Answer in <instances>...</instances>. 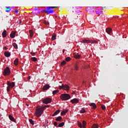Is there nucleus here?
Wrapping results in <instances>:
<instances>
[{"label": "nucleus", "mask_w": 128, "mask_h": 128, "mask_svg": "<svg viewBox=\"0 0 128 128\" xmlns=\"http://www.w3.org/2000/svg\"><path fill=\"white\" fill-rule=\"evenodd\" d=\"M46 108H50V106L46 105L44 106L41 108H36V112L34 113V116L40 118L44 114V111L46 110Z\"/></svg>", "instance_id": "nucleus-1"}, {"label": "nucleus", "mask_w": 128, "mask_h": 128, "mask_svg": "<svg viewBox=\"0 0 128 128\" xmlns=\"http://www.w3.org/2000/svg\"><path fill=\"white\" fill-rule=\"evenodd\" d=\"M58 6H48L46 9L43 10V12H45V14H52L54 12V8H56Z\"/></svg>", "instance_id": "nucleus-2"}, {"label": "nucleus", "mask_w": 128, "mask_h": 128, "mask_svg": "<svg viewBox=\"0 0 128 128\" xmlns=\"http://www.w3.org/2000/svg\"><path fill=\"white\" fill-rule=\"evenodd\" d=\"M60 98L62 100H70L71 97L70 94H62L60 96Z\"/></svg>", "instance_id": "nucleus-3"}, {"label": "nucleus", "mask_w": 128, "mask_h": 128, "mask_svg": "<svg viewBox=\"0 0 128 128\" xmlns=\"http://www.w3.org/2000/svg\"><path fill=\"white\" fill-rule=\"evenodd\" d=\"M2 74H4V76H9V74H10V68L6 67V68H4L2 72Z\"/></svg>", "instance_id": "nucleus-4"}, {"label": "nucleus", "mask_w": 128, "mask_h": 128, "mask_svg": "<svg viewBox=\"0 0 128 128\" xmlns=\"http://www.w3.org/2000/svg\"><path fill=\"white\" fill-rule=\"evenodd\" d=\"M82 44H98L97 41H90L86 39L82 40Z\"/></svg>", "instance_id": "nucleus-5"}, {"label": "nucleus", "mask_w": 128, "mask_h": 128, "mask_svg": "<svg viewBox=\"0 0 128 128\" xmlns=\"http://www.w3.org/2000/svg\"><path fill=\"white\" fill-rule=\"evenodd\" d=\"M52 102V98H46L42 100L43 104H50Z\"/></svg>", "instance_id": "nucleus-6"}, {"label": "nucleus", "mask_w": 128, "mask_h": 128, "mask_svg": "<svg viewBox=\"0 0 128 128\" xmlns=\"http://www.w3.org/2000/svg\"><path fill=\"white\" fill-rule=\"evenodd\" d=\"M72 104H78L79 100L77 98H74L70 100Z\"/></svg>", "instance_id": "nucleus-7"}, {"label": "nucleus", "mask_w": 128, "mask_h": 128, "mask_svg": "<svg viewBox=\"0 0 128 128\" xmlns=\"http://www.w3.org/2000/svg\"><path fill=\"white\" fill-rule=\"evenodd\" d=\"M50 88V85L46 84L42 88V90H48V88Z\"/></svg>", "instance_id": "nucleus-8"}, {"label": "nucleus", "mask_w": 128, "mask_h": 128, "mask_svg": "<svg viewBox=\"0 0 128 128\" xmlns=\"http://www.w3.org/2000/svg\"><path fill=\"white\" fill-rule=\"evenodd\" d=\"M63 90H70V86L68 84H63Z\"/></svg>", "instance_id": "nucleus-9"}, {"label": "nucleus", "mask_w": 128, "mask_h": 128, "mask_svg": "<svg viewBox=\"0 0 128 128\" xmlns=\"http://www.w3.org/2000/svg\"><path fill=\"white\" fill-rule=\"evenodd\" d=\"M10 36L12 38H16V32H12L10 34Z\"/></svg>", "instance_id": "nucleus-10"}, {"label": "nucleus", "mask_w": 128, "mask_h": 128, "mask_svg": "<svg viewBox=\"0 0 128 128\" xmlns=\"http://www.w3.org/2000/svg\"><path fill=\"white\" fill-rule=\"evenodd\" d=\"M8 118L10 120H12V122H16V119L12 116V115H9Z\"/></svg>", "instance_id": "nucleus-11"}, {"label": "nucleus", "mask_w": 128, "mask_h": 128, "mask_svg": "<svg viewBox=\"0 0 128 128\" xmlns=\"http://www.w3.org/2000/svg\"><path fill=\"white\" fill-rule=\"evenodd\" d=\"M60 112V110H57L56 111L54 114L52 115V116H57V114H58Z\"/></svg>", "instance_id": "nucleus-12"}, {"label": "nucleus", "mask_w": 128, "mask_h": 128, "mask_svg": "<svg viewBox=\"0 0 128 128\" xmlns=\"http://www.w3.org/2000/svg\"><path fill=\"white\" fill-rule=\"evenodd\" d=\"M2 38H6V30H4V31L2 33Z\"/></svg>", "instance_id": "nucleus-13"}, {"label": "nucleus", "mask_w": 128, "mask_h": 128, "mask_svg": "<svg viewBox=\"0 0 128 128\" xmlns=\"http://www.w3.org/2000/svg\"><path fill=\"white\" fill-rule=\"evenodd\" d=\"M62 118L60 116H59L56 119V122H62Z\"/></svg>", "instance_id": "nucleus-14"}, {"label": "nucleus", "mask_w": 128, "mask_h": 128, "mask_svg": "<svg viewBox=\"0 0 128 128\" xmlns=\"http://www.w3.org/2000/svg\"><path fill=\"white\" fill-rule=\"evenodd\" d=\"M4 56L6 58H10V53L8 52H4Z\"/></svg>", "instance_id": "nucleus-15"}, {"label": "nucleus", "mask_w": 128, "mask_h": 128, "mask_svg": "<svg viewBox=\"0 0 128 128\" xmlns=\"http://www.w3.org/2000/svg\"><path fill=\"white\" fill-rule=\"evenodd\" d=\"M106 32H107V34H110V32H112V28H107L106 29Z\"/></svg>", "instance_id": "nucleus-16"}, {"label": "nucleus", "mask_w": 128, "mask_h": 128, "mask_svg": "<svg viewBox=\"0 0 128 128\" xmlns=\"http://www.w3.org/2000/svg\"><path fill=\"white\" fill-rule=\"evenodd\" d=\"M74 58H77V59L80 58V55L79 54H75V55L74 56Z\"/></svg>", "instance_id": "nucleus-17"}, {"label": "nucleus", "mask_w": 128, "mask_h": 128, "mask_svg": "<svg viewBox=\"0 0 128 128\" xmlns=\"http://www.w3.org/2000/svg\"><path fill=\"white\" fill-rule=\"evenodd\" d=\"M14 64H15V66H18V59L16 58L14 60Z\"/></svg>", "instance_id": "nucleus-18"}, {"label": "nucleus", "mask_w": 128, "mask_h": 128, "mask_svg": "<svg viewBox=\"0 0 128 128\" xmlns=\"http://www.w3.org/2000/svg\"><path fill=\"white\" fill-rule=\"evenodd\" d=\"M90 106H92L93 108H96V105L94 103H91L90 104Z\"/></svg>", "instance_id": "nucleus-19"}, {"label": "nucleus", "mask_w": 128, "mask_h": 128, "mask_svg": "<svg viewBox=\"0 0 128 128\" xmlns=\"http://www.w3.org/2000/svg\"><path fill=\"white\" fill-rule=\"evenodd\" d=\"M68 112V110H63L61 112L60 115L64 116V114H66V112Z\"/></svg>", "instance_id": "nucleus-20"}, {"label": "nucleus", "mask_w": 128, "mask_h": 128, "mask_svg": "<svg viewBox=\"0 0 128 128\" xmlns=\"http://www.w3.org/2000/svg\"><path fill=\"white\" fill-rule=\"evenodd\" d=\"M10 10H12V7L10 6L7 7L6 8V12H10Z\"/></svg>", "instance_id": "nucleus-21"}, {"label": "nucleus", "mask_w": 128, "mask_h": 128, "mask_svg": "<svg viewBox=\"0 0 128 128\" xmlns=\"http://www.w3.org/2000/svg\"><path fill=\"white\" fill-rule=\"evenodd\" d=\"M56 35L55 34H53L52 37V40H56Z\"/></svg>", "instance_id": "nucleus-22"}, {"label": "nucleus", "mask_w": 128, "mask_h": 128, "mask_svg": "<svg viewBox=\"0 0 128 128\" xmlns=\"http://www.w3.org/2000/svg\"><path fill=\"white\" fill-rule=\"evenodd\" d=\"M64 126V122H62L58 125V127L62 128V126Z\"/></svg>", "instance_id": "nucleus-23"}, {"label": "nucleus", "mask_w": 128, "mask_h": 128, "mask_svg": "<svg viewBox=\"0 0 128 128\" xmlns=\"http://www.w3.org/2000/svg\"><path fill=\"white\" fill-rule=\"evenodd\" d=\"M78 66H78V64H76L75 65V66H74V70H78V68H79Z\"/></svg>", "instance_id": "nucleus-24"}, {"label": "nucleus", "mask_w": 128, "mask_h": 128, "mask_svg": "<svg viewBox=\"0 0 128 128\" xmlns=\"http://www.w3.org/2000/svg\"><path fill=\"white\" fill-rule=\"evenodd\" d=\"M29 32L30 34V36H34V31L32 30H30Z\"/></svg>", "instance_id": "nucleus-25"}, {"label": "nucleus", "mask_w": 128, "mask_h": 128, "mask_svg": "<svg viewBox=\"0 0 128 128\" xmlns=\"http://www.w3.org/2000/svg\"><path fill=\"white\" fill-rule=\"evenodd\" d=\"M92 128H98V125L96 124H94L92 126Z\"/></svg>", "instance_id": "nucleus-26"}, {"label": "nucleus", "mask_w": 128, "mask_h": 128, "mask_svg": "<svg viewBox=\"0 0 128 128\" xmlns=\"http://www.w3.org/2000/svg\"><path fill=\"white\" fill-rule=\"evenodd\" d=\"M12 46L14 48H18V44H16V43H13Z\"/></svg>", "instance_id": "nucleus-27"}, {"label": "nucleus", "mask_w": 128, "mask_h": 128, "mask_svg": "<svg viewBox=\"0 0 128 128\" xmlns=\"http://www.w3.org/2000/svg\"><path fill=\"white\" fill-rule=\"evenodd\" d=\"M82 124H83V128H86V121L84 120L82 122Z\"/></svg>", "instance_id": "nucleus-28"}, {"label": "nucleus", "mask_w": 128, "mask_h": 128, "mask_svg": "<svg viewBox=\"0 0 128 128\" xmlns=\"http://www.w3.org/2000/svg\"><path fill=\"white\" fill-rule=\"evenodd\" d=\"M80 112L81 114H84V112H86V110L84 108H82L80 110Z\"/></svg>", "instance_id": "nucleus-29"}, {"label": "nucleus", "mask_w": 128, "mask_h": 128, "mask_svg": "<svg viewBox=\"0 0 128 128\" xmlns=\"http://www.w3.org/2000/svg\"><path fill=\"white\" fill-rule=\"evenodd\" d=\"M31 60H32L33 62H36V60H37L36 58H35V57H32V58H31Z\"/></svg>", "instance_id": "nucleus-30"}, {"label": "nucleus", "mask_w": 128, "mask_h": 128, "mask_svg": "<svg viewBox=\"0 0 128 128\" xmlns=\"http://www.w3.org/2000/svg\"><path fill=\"white\" fill-rule=\"evenodd\" d=\"M66 64V61L64 60L62 62H61L60 64H61V66H64V64Z\"/></svg>", "instance_id": "nucleus-31"}, {"label": "nucleus", "mask_w": 128, "mask_h": 128, "mask_svg": "<svg viewBox=\"0 0 128 128\" xmlns=\"http://www.w3.org/2000/svg\"><path fill=\"white\" fill-rule=\"evenodd\" d=\"M58 90H55L52 92V94L54 95L56 94H58Z\"/></svg>", "instance_id": "nucleus-32"}, {"label": "nucleus", "mask_w": 128, "mask_h": 128, "mask_svg": "<svg viewBox=\"0 0 128 128\" xmlns=\"http://www.w3.org/2000/svg\"><path fill=\"white\" fill-rule=\"evenodd\" d=\"M10 86L11 87V88H14V82H12L10 83Z\"/></svg>", "instance_id": "nucleus-33"}, {"label": "nucleus", "mask_w": 128, "mask_h": 128, "mask_svg": "<svg viewBox=\"0 0 128 128\" xmlns=\"http://www.w3.org/2000/svg\"><path fill=\"white\" fill-rule=\"evenodd\" d=\"M78 126H79V128H82L83 126L82 125V123H80V122H78Z\"/></svg>", "instance_id": "nucleus-34"}, {"label": "nucleus", "mask_w": 128, "mask_h": 128, "mask_svg": "<svg viewBox=\"0 0 128 128\" xmlns=\"http://www.w3.org/2000/svg\"><path fill=\"white\" fill-rule=\"evenodd\" d=\"M10 88H12V87L10 86H7V92H10Z\"/></svg>", "instance_id": "nucleus-35"}, {"label": "nucleus", "mask_w": 128, "mask_h": 128, "mask_svg": "<svg viewBox=\"0 0 128 128\" xmlns=\"http://www.w3.org/2000/svg\"><path fill=\"white\" fill-rule=\"evenodd\" d=\"M29 122L30 124H32L34 126V120H32L30 119Z\"/></svg>", "instance_id": "nucleus-36"}, {"label": "nucleus", "mask_w": 128, "mask_h": 128, "mask_svg": "<svg viewBox=\"0 0 128 128\" xmlns=\"http://www.w3.org/2000/svg\"><path fill=\"white\" fill-rule=\"evenodd\" d=\"M70 57H67V58H66V62H70Z\"/></svg>", "instance_id": "nucleus-37"}, {"label": "nucleus", "mask_w": 128, "mask_h": 128, "mask_svg": "<svg viewBox=\"0 0 128 128\" xmlns=\"http://www.w3.org/2000/svg\"><path fill=\"white\" fill-rule=\"evenodd\" d=\"M44 24H46V26L50 24V23L46 21H44Z\"/></svg>", "instance_id": "nucleus-38"}, {"label": "nucleus", "mask_w": 128, "mask_h": 128, "mask_svg": "<svg viewBox=\"0 0 128 128\" xmlns=\"http://www.w3.org/2000/svg\"><path fill=\"white\" fill-rule=\"evenodd\" d=\"M59 88H60V90H62H62H64V84H62V85L61 86H60Z\"/></svg>", "instance_id": "nucleus-39"}, {"label": "nucleus", "mask_w": 128, "mask_h": 128, "mask_svg": "<svg viewBox=\"0 0 128 128\" xmlns=\"http://www.w3.org/2000/svg\"><path fill=\"white\" fill-rule=\"evenodd\" d=\"M102 110H105L106 109V106L104 105H102L101 106Z\"/></svg>", "instance_id": "nucleus-40"}, {"label": "nucleus", "mask_w": 128, "mask_h": 128, "mask_svg": "<svg viewBox=\"0 0 128 128\" xmlns=\"http://www.w3.org/2000/svg\"><path fill=\"white\" fill-rule=\"evenodd\" d=\"M50 4H56V2H54V1H52L50 2Z\"/></svg>", "instance_id": "nucleus-41"}, {"label": "nucleus", "mask_w": 128, "mask_h": 128, "mask_svg": "<svg viewBox=\"0 0 128 128\" xmlns=\"http://www.w3.org/2000/svg\"><path fill=\"white\" fill-rule=\"evenodd\" d=\"M54 126H58V122H54Z\"/></svg>", "instance_id": "nucleus-42"}, {"label": "nucleus", "mask_w": 128, "mask_h": 128, "mask_svg": "<svg viewBox=\"0 0 128 128\" xmlns=\"http://www.w3.org/2000/svg\"><path fill=\"white\" fill-rule=\"evenodd\" d=\"M10 82H8L7 84L8 86H10Z\"/></svg>", "instance_id": "nucleus-43"}, {"label": "nucleus", "mask_w": 128, "mask_h": 128, "mask_svg": "<svg viewBox=\"0 0 128 128\" xmlns=\"http://www.w3.org/2000/svg\"><path fill=\"white\" fill-rule=\"evenodd\" d=\"M15 12L16 14H18V9L15 10Z\"/></svg>", "instance_id": "nucleus-44"}, {"label": "nucleus", "mask_w": 128, "mask_h": 128, "mask_svg": "<svg viewBox=\"0 0 128 128\" xmlns=\"http://www.w3.org/2000/svg\"><path fill=\"white\" fill-rule=\"evenodd\" d=\"M30 54H32V56H34V52H31Z\"/></svg>", "instance_id": "nucleus-45"}, {"label": "nucleus", "mask_w": 128, "mask_h": 128, "mask_svg": "<svg viewBox=\"0 0 128 128\" xmlns=\"http://www.w3.org/2000/svg\"><path fill=\"white\" fill-rule=\"evenodd\" d=\"M4 50H8V48H6V46H4Z\"/></svg>", "instance_id": "nucleus-46"}, {"label": "nucleus", "mask_w": 128, "mask_h": 128, "mask_svg": "<svg viewBox=\"0 0 128 128\" xmlns=\"http://www.w3.org/2000/svg\"><path fill=\"white\" fill-rule=\"evenodd\" d=\"M28 80H30V76H28Z\"/></svg>", "instance_id": "nucleus-47"}, {"label": "nucleus", "mask_w": 128, "mask_h": 128, "mask_svg": "<svg viewBox=\"0 0 128 128\" xmlns=\"http://www.w3.org/2000/svg\"><path fill=\"white\" fill-rule=\"evenodd\" d=\"M36 8H37L35 6L34 9V10H38V9H36Z\"/></svg>", "instance_id": "nucleus-48"}, {"label": "nucleus", "mask_w": 128, "mask_h": 128, "mask_svg": "<svg viewBox=\"0 0 128 128\" xmlns=\"http://www.w3.org/2000/svg\"><path fill=\"white\" fill-rule=\"evenodd\" d=\"M104 8H106V6H103L102 10H104Z\"/></svg>", "instance_id": "nucleus-49"}, {"label": "nucleus", "mask_w": 128, "mask_h": 128, "mask_svg": "<svg viewBox=\"0 0 128 128\" xmlns=\"http://www.w3.org/2000/svg\"><path fill=\"white\" fill-rule=\"evenodd\" d=\"M62 53H63V54H64V50H62Z\"/></svg>", "instance_id": "nucleus-50"}, {"label": "nucleus", "mask_w": 128, "mask_h": 128, "mask_svg": "<svg viewBox=\"0 0 128 128\" xmlns=\"http://www.w3.org/2000/svg\"><path fill=\"white\" fill-rule=\"evenodd\" d=\"M27 106H28V104H26Z\"/></svg>", "instance_id": "nucleus-51"}, {"label": "nucleus", "mask_w": 128, "mask_h": 128, "mask_svg": "<svg viewBox=\"0 0 128 128\" xmlns=\"http://www.w3.org/2000/svg\"><path fill=\"white\" fill-rule=\"evenodd\" d=\"M20 22H22V21H20Z\"/></svg>", "instance_id": "nucleus-52"}, {"label": "nucleus", "mask_w": 128, "mask_h": 128, "mask_svg": "<svg viewBox=\"0 0 128 128\" xmlns=\"http://www.w3.org/2000/svg\"><path fill=\"white\" fill-rule=\"evenodd\" d=\"M20 22H22V21H20Z\"/></svg>", "instance_id": "nucleus-53"}, {"label": "nucleus", "mask_w": 128, "mask_h": 128, "mask_svg": "<svg viewBox=\"0 0 128 128\" xmlns=\"http://www.w3.org/2000/svg\"><path fill=\"white\" fill-rule=\"evenodd\" d=\"M20 22H22V21H20Z\"/></svg>", "instance_id": "nucleus-54"}]
</instances>
